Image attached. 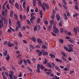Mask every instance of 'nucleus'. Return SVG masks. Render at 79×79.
<instances>
[{
	"label": "nucleus",
	"mask_w": 79,
	"mask_h": 79,
	"mask_svg": "<svg viewBox=\"0 0 79 79\" xmlns=\"http://www.w3.org/2000/svg\"><path fill=\"white\" fill-rule=\"evenodd\" d=\"M36 0L37 1H38V3L39 5V6H41V8H42V9H43L44 11H45V10H46V9L45 8V7L47 10H49V8H50L49 7V6H48V5L47 4V3H46L44 2H43V4H42V2H41V1H40V0Z\"/></svg>",
	"instance_id": "nucleus-1"
},
{
	"label": "nucleus",
	"mask_w": 79,
	"mask_h": 79,
	"mask_svg": "<svg viewBox=\"0 0 79 79\" xmlns=\"http://www.w3.org/2000/svg\"><path fill=\"white\" fill-rule=\"evenodd\" d=\"M50 76H51V77H53L52 78H51V79H60L59 77H57V76L55 75V76H54L52 73L51 74H50Z\"/></svg>",
	"instance_id": "nucleus-2"
},
{
	"label": "nucleus",
	"mask_w": 79,
	"mask_h": 79,
	"mask_svg": "<svg viewBox=\"0 0 79 79\" xmlns=\"http://www.w3.org/2000/svg\"><path fill=\"white\" fill-rule=\"evenodd\" d=\"M68 51V52H73V49L71 46H69V49L68 50H65Z\"/></svg>",
	"instance_id": "nucleus-3"
},
{
	"label": "nucleus",
	"mask_w": 79,
	"mask_h": 79,
	"mask_svg": "<svg viewBox=\"0 0 79 79\" xmlns=\"http://www.w3.org/2000/svg\"><path fill=\"white\" fill-rule=\"evenodd\" d=\"M8 46L9 47H12L14 46V44L10 43V41H9L8 43Z\"/></svg>",
	"instance_id": "nucleus-4"
},
{
	"label": "nucleus",
	"mask_w": 79,
	"mask_h": 79,
	"mask_svg": "<svg viewBox=\"0 0 79 79\" xmlns=\"http://www.w3.org/2000/svg\"><path fill=\"white\" fill-rule=\"evenodd\" d=\"M0 17L1 18V19L2 20L1 21H6V18L5 17H3V16H2V15H0Z\"/></svg>",
	"instance_id": "nucleus-5"
},
{
	"label": "nucleus",
	"mask_w": 79,
	"mask_h": 79,
	"mask_svg": "<svg viewBox=\"0 0 79 79\" xmlns=\"http://www.w3.org/2000/svg\"><path fill=\"white\" fill-rule=\"evenodd\" d=\"M3 21L0 19V28H2L3 26Z\"/></svg>",
	"instance_id": "nucleus-6"
},
{
	"label": "nucleus",
	"mask_w": 79,
	"mask_h": 79,
	"mask_svg": "<svg viewBox=\"0 0 79 79\" xmlns=\"http://www.w3.org/2000/svg\"><path fill=\"white\" fill-rule=\"evenodd\" d=\"M56 18L57 21H60V16L59 14H57L56 15Z\"/></svg>",
	"instance_id": "nucleus-7"
},
{
	"label": "nucleus",
	"mask_w": 79,
	"mask_h": 79,
	"mask_svg": "<svg viewBox=\"0 0 79 79\" xmlns=\"http://www.w3.org/2000/svg\"><path fill=\"white\" fill-rule=\"evenodd\" d=\"M43 51H43L44 52H43V55L47 56V55L48 54V52H46L44 50H43Z\"/></svg>",
	"instance_id": "nucleus-8"
},
{
	"label": "nucleus",
	"mask_w": 79,
	"mask_h": 79,
	"mask_svg": "<svg viewBox=\"0 0 79 79\" xmlns=\"http://www.w3.org/2000/svg\"><path fill=\"white\" fill-rule=\"evenodd\" d=\"M2 76H3V79H7V78L5 75V73H4V72L2 73Z\"/></svg>",
	"instance_id": "nucleus-9"
},
{
	"label": "nucleus",
	"mask_w": 79,
	"mask_h": 79,
	"mask_svg": "<svg viewBox=\"0 0 79 79\" xmlns=\"http://www.w3.org/2000/svg\"><path fill=\"white\" fill-rule=\"evenodd\" d=\"M14 13V12H13L12 10H11V11H10V17H11V18H12V17L13 16Z\"/></svg>",
	"instance_id": "nucleus-10"
},
{
	"label": "nucleus",
	"mask_w": 79,
	"mask_h": 79,
	"mask_svg": "<svg viewBox=\"0 0 79 79\" xmlns=\"http://www.w3.org/2000/svg\"><path fill=\"white\" fill-rule=\"evenodd\" d=\"M51 64L49 63H47V66L49 68H52V66H51Z\"/></svg>",
	"instance_id": "nucleus-11"
},
{
	"label": "nucleus",
	"mask_w": 79,
	"mask_h": 79,
	"mask_svg": "<svg viewBox=\"0 0 79 79\" xmlns=\"http://www.w3.org/2000/svg\"><path fill=\"white\" fill-rule=\"evenodd\" d=\"M8 52L7 50H5V51L3 52V56H7V55Z\"/></svg>",
	"instance_id": "nucleus-12"
},
{
	"label": "nucleus",
	"mask_w": 79,
	"mask_h": 79,
	"mask_svg": "<svg viewBox=\"0 0 79 79\" xmlns=\"http://www.w3.org/2000/svg\"><path fill=\"white\" fill-rule=\"evenodd\" d=\"M49 56L51 57V58H55V56H54V55L52 54H49Z\"/></svg>",
	"instance_id": "nucleus-13"
},
{
	"label": "nucleus",
	"mask_w": 79,
	"mask_h": 79,
	"mask_svg": "<svg viewBox=\"0 0 79 79\" xmlns=\"http://www.w3.org/2000/svg\"><path fill=\"white\" fill-rule=\"evenodd\" d=\"M37 41L39 43V44H40V43H42V40H40V39H37Z\"/></svg>",
	"instance_id": "nucleus-14"
},
{
	"label": "nucleus",
	"mask_w": 79,
	"mask_h": 79,
	"mask_svg": "<svg viewBox=\"0 0 79 79\" xmlns=\"http://www.w3.org/2000/svg\"><path fill=\"white\" fill-rule=\"evenodd\" d=\"M49 23L50 25H52V24H54V20L53 19L51 20L49 22Z\"/></svg>",
	"instance_id": "nucleus-15"
},
{
	"label": "nucleus",
	"mask_w": 79,
	"mask_h": 79,
	"mask_svg": "<svg viewBox=\"0 0 79 79\" xmlns=\"http://www.w3.org/2000/svg\"><path fill=\"white\" fill-rule=\"evenodd\" d=\"M13 76L14 75L11 73L9 74V77H10V79H13Z\"/></svg>",
	"instance_id": "nucleus-16"
},
{
	"label": "nucleus",
	"mask_w": 79,
	"mask_h": 79,
	"mask_svg": "<svg viewBox=\"0 0 79 79\" xmlns=\"http://www.w3.org/2000/svg\"><path fill=\"white\" fill-rule=\"evenodd\" d=\"M61 53L62 54V55H63V56H64V57H65V58H67V56H66V55L65 54V52H61Z\"/></svg>",
	"instance_id": "nucleus-17"
},
{
	"label": "nucleus",
	"mask_w": 79,
	"mask_h": 79,
	"mask_svg": "<svg viewBox=\"0 0 79 79\" xmlns=\"http://www.w3.org/2000/svg\"><path fill=\"white\" fill-rule=\"evenodd\" d=\"M15 5L16 8H17V9H18V10H19V5H18V4L17 3H16L15 4Z\"/></svg>",
	"instance_id": "nucleus-18"
},
{
	"label": "nucleus",
	"mask_w": 79,
	"mask_h": 79,
	"mask_svg": "<svg viewBox=\"0 0 79 79\" xmlns=\"http://www.w3.org/2000/svg\"><path fill=\"white\" fill-rule=\"evenodd\" d=\"M59 30H52V33H54L55 34H57L59 32Z\"/></svg>",
	"instance_id": "nucleus-19"
},
{
	"label": "nucleus",
	"mask_w": 79,
	"mask_h": 79,
	"mask_svg": "<svg viewBox=\"0 0 79 79\" xmlns=\"http://www.w3.org/2000/svg\"><path fill=\"white\" fill-rule=\"evenodd\" d=\"M19 37L20 38L22 37V34L20 32H19V34H18Z\"/></svg>",
	"instance_id": "nucleus-20"
},
{
	"label": "nucleus",
	"mask_w": 79,
	"mask_h": 79,
	"mask_svg": "<svg viewBox=\"0 0 79 79\" xmlns=\"http://www.w3.org/2000/svg\"><path fill=\"white\" fill-rule=\"evenodd\" d=\"M6 60L8 61H9L10 60V57L9 56V54L7 55V56H6Z\"/></svg>",
	"instance_id": "nucleus-21"
},
{
	"label": "nucleus",
	"mask_w": 79,
	"mask_h": 79,
	"mask_svg": "<svg viewBox=\"0 0 79 79\" xmlns=\"http://www.w3.org/2000/svg\"><path fill=\"white\" fill-rule=\"evenodd\" d=\"M75 8L77 10H79V8L78 7V6L77 4H76L75 6Z\"/></svg>",
	"instance_id": "nucleus-22"
},
{
	"label": "nucleus",
	"mask_w": 79,
	"mask_h": 79,
	"mask_svg": "<svg viewBox=\"0 0 79 79\" xmlns=\"http://www.w3.org/2000/svg\"><path fill=\"white\" fill-rule=\"evenodd\" d=\"M2 16H5V15H6V13L5 12H4V11H3L2 12Z\"/></svg>",
	"instance_id": "nucleus-23"
},
{
	"label": "nucleus",
	"mask_w": 79,
	"mask_h": 79,
	"mask_svg": "<svg viewBox=\"0 0 79 79\" xmlns=\"http://www.w3.org/2000/svg\"><path fill=\"white\" fill-rule=\"evenodd\" d=\"M64 19H66V20H67L68 19V17H67V15H66V14H64Z\"/></svg>",
	"instance_id": "nucleus-24"
},
{
	"label": "nucleus",
	"mask_w": 79,
	"mask_h": 79,
	"mask_svg": "<svg viewBox=\"0 0 79 79\" xmlns=\"http://www.w3.org/2000/svg\"><path fill=\"white\" fill-rule=\"evenodd\" d=\"M23 6L24 8H26V2L25 1L23 2Z\"/></svg>",
	"instance_id": "nucleus-25"
},
{
	"label": "nucleus",
	"mask_w": 79,
	"mask_h": 79,
	"mask_svg": "<svg viewBox=\"0 0 79 79\" xmlns=\"http://www.w3.org/2000/svg\"><path fill=\"white\" fill-rule=\"evenodd\" d=\"M69 40V41H70V42L71 43H73L74 42V41L73 39H70V40Z\"/></svg>",
	"instance_id": "nucleus-26"
},
{
	"label": "nucleus",
	"mask_w": 79,
	"mask_h": 79,
	"mask_svg": "<svg viewBox=\"0 0 79 79\" xmlns=\"http://www.w3.org/2000/svg\"><path fill=\"white\" fill-rule=\"evenodd\" d=\"M16 24L17 26H21V24L20 23V22L19 21H18V20H17V21Z\"/></svg>",
	"instance_id": "nucleus-27"
},
{
	"label": "nucleus",
	"mask_w": 79,
	"mask_h": 79,
	"mask_svg": "<svg viewBox=\"0 0 79 79\" xmlns=\"http://www.w3.org/2000/svg\"><path fill=\"white\" fill-rule=\"evenodd\" d=\"M56 62H62V60H60V59H56Z\"/></svg>",
	"instance_id": "nucleus-28"
},
{
	"label": "nucleus",
	"mask_w": 79,
	"mask_h": 79,
	"mask_svg": "<svg viewBox=\"0 0 79 79\" xmlns=\"http://www.w3.org/2000/svg\"><path fill=\"white\" fill-rule=\"evenodd\" d=\"M40 68L42 69H45V67L42 64H40Z\"/></svg>",
	"instance_id": "nucleus-29"
},
{
	"label": "nucleus",
	"mask_w": 79,
	"mask_h": 79,
	"mask_svg": "<svg viewBox=\"0 0 79 79\" xmlns=\"http://www.w3.org/2000/svg\"><path fill=\"white\" fill-rule=\"evenodd\" d=\"M9 25L10 26H11L12 25L11 22V20H10V19H9Z\"/></svg>",
	"instance_id": "nucleus-30"
},
{
	"label": "nucleus",
	"mask_w": 79,
	"mask_h": 79,
	"mask_svg": "<svg viewBox=\"0 0 79 79\" xmlns=\"http://www.w3.org/2000/svg\"><path fill=\"white\" fill-rule=\"evenodd\" d=\"M8 42L6 41H3V45H6L7 44H8Z\"/></svg>",
	"instance_id": "nucleus-31"
},
{
	"label": "nucleus",
	"mask_w": 79,
	"mask_h": 79,
	"mask_svg": "<svg viewBox=\"0 0 79 79\" xmlns=\"http://www.w3.org/2000/svg\"><path fill=\"white\" fill-rule=\"evenodd\" d=\"M23 60H21L20 61H19V63H18V64H19L20 65L21 64H22V62H23Z\"/></svg>",
	"instance_id": "nucleus-32"
},
{
	"label": "nucleus",
	"mask_w": 79,
	"mask_h": 79,
	"mask_svg": "<svg viewBox=\"0 0 79 79\" xmlns=\"http://www.w3.org/2000/svg\"><path fill=\"white\" fill-rule=\"evenodd\" d=\"M26 61H27V62L29 63V64H31V63L30 60L29 59H27V60H26Z\"/></svg>",
	"instance_id": "nucleus-33"
},
{
	"label": "nucleus",
	"mask_w": 79,
	"mask_h": 79,
	"mask_svg": "<svg viewBox=\"0 0 79 79\" xmlns=\"http://www.w3.org/2000/svg\"><path fill=\"white\" fill-rule=\"evenodd\" d=\"M62 1L63 3H64V4L65 6H66V5H67V3H66V2L65 0H62Z\"/></svg>",
	"instance_id": "nucleus-34"
},
{
	"label": "nucleus",
	"mask_w": 79,
	"mask_h": 79,
	"mask_svg": "<svg viewBox=\"0 0 79 79\" xmlns=\"http://www.w3.org/2000/svg\"><path fill=\"white\" fill-rule=\"evenodd\" d=\"M23 62L24 63V64L26 66L27 65V62L26 61V60L25 59H23Z\"/></svg>",
	"instance_id": "nucleus-35"
},
{
	"label": "nucleus",
	"mask_w": 79,
	"mask_h": 79,
	"mask_svg": "<svg viewBox=\"0 0 79 79\" xmlns=\"http://www.w3.org/2000/svg\"><path fill=\"white\" fill-rule=\"evenodd\" d=\"M30 47L32 49H35L34 46L31 44L30 45Z\"/></svg>",
	"instance_id": "nucleus-36"
},
{
	"label": "nucleus",
	"mask_w": 79,
	"mask_h": 79,
	"mask_svg": "<svg viewBox=\"0 0 79 79\" xmlns=\"http://www.w3.org/2000/svg\"><path fill=\"white\" fill-rule=\"evenodd\" d=\"M43 63L44 64H46L47 63V60H44V61L43 62Z\"/></svg>",
	"instance_id": "nucleus-37"
},
{
	"label": "nucleus",
	"mask_w": 79,
	"mask_h": 79,
	"mask_svg": "<svg viewBox=\"0 0 79 79\" xmlns=\"http://www.w3.org/2000/svg\"><path fill=\"white\" fill-rule=\"evenodd\" d=\"M53 27L54 30H58L55 25H53Z\"/></svg>",
	"instance_id": "nucleus-38"
},
{
	"label": "nucleus",
	"mask_w": 79,
	"mask_h": 79,
	"mask_svg": "<svg viewBox=\"0 0 79 79\" xmlns=\"http://www.w3.org/2000/svg\"><path fill=\"white\" fill-rule=\"evenodd\" d=\"M40 68H37V69H36V71L38 73H40Z\"/></svg>",
	"instance_id": "nucleus-39"
},
{
	"label": "nucleus",
	"mask_w": 79,
	"mask_h": 79,
	"mask_svg": "<svg viewBox=\"0 0 79 79\" xmlns=\"http://www.w3.org/2000/svg\"><path fill=\"white\" fill-rule=\"evenodd\" d=\"M42 49H46L47 47L44 45H43L42 46Z\"/></svg>",
	"instance_id": "nucleus-40"
},
{
	"label": "nucleus",
	"mask_w": 79,
	"mask_h": 79,
	"mask_svg": "<svg viewBox=\"0 0 79 79\" xmlns=\"http://www.w3.org/2000/svg\"><path fill=\"white\" fill-rule=\"evenodd\" d=\"M9 3L10 4H11V5H14V4L13 3V2L12 1H11V0H9Z\"/></svg>",
	"instance_id": "nucleus-41"
},
{
	"label": "nucleus",
	"mask_w": 79,
	"mask_h": 79,
	"mask_svg": "<svg viewBox=\"0 0 79 79\" xmlns=\"http://www.w3.org/2000/svg\"><path fill=\"white\" fill-rule=\"evenodd\" d=\"M59 41L61 43H64V40H63L59 39Z\"/></svg>",
	"instance_id": "nucleus-42"
},
{
	"label": "nucleus",
	"mask_w": 79,
	"mask_h": 79,
	"mask_svg": "<svg viewBox=\"0 0 79 79\" xmlns=\"http://www.w3.org/2000/svg\"><path fill=\"white\" fill-rule=\"evenodd\" d=\"M38 53H39L38 55H39V56H41L42 55V54H43L42 52H39Z\"/></svg>",
	"instance_id": "nucleus-43"
},
{
	"label": "nucleus",
	"mask_w": 79,
	"mask_h": 79,
	"mask_svg": "<svg viewBox=\"0 0 79 79\" xmlns=\"http://www.w3.org/2000/svg\"><path fill=\"white\" fill-rule=\"evenodd\" d=\"M79 14L77 13H75V14L73 15V17H75V16H77Z\"/></svg>",
	"instance_id": "nucleus-44"
},
{
	"label": "nucleus",
	"mask_w": 79,
	"mask_h": 79,
	"mask_svg": "<svg viewBox=\"0 0 79 79\" xmlns=\"http://www.w3.org/2000/svg\"><path fill=\"white\" fill-rule=\"evenodd\" d=\"M52 25H50L48 27V29L49 30H50L52 29Z\"/></svg>",
	"instance_id": "nucleus-45"
},
{
	"label": "nucleus",
	"mask_w": 79,
	"mask_h": 79,
	"mask_svg": "<svg viewBox=\"0 0 79 79\" xmlns=\"http://www.w3.org/2000/svg\"><path fill=\"white\" fill-rule=\"evenodd\" d=\"M61 59L64 60V61H67V59H66V58L64 57H62Z\"/></svg>",
	"instance_id": "nucleus-46"
},
{
	"label": "nucleus",
	"mask_w": 79,
	"mask_h": 79,
	"mask_svg": "<svg viewBox=\"0 0 79 79\" xmlns=\"http://www.w3.org/2000/svg\"><path fill=\"white\" fill-rule=\"evenodd\" d=\"M14 16L15 18L16 19H18V16H17V15L16 14H15Z\"/></svg>",
	"instance_id": "nucleus-47"
},
{
	"label": "nucleus",
	"mask_w": 79,
	"mask_h": 79,
	"mask_svg": "<svg viewBox=\"0 0 79 79\" xmlns=\"http://www.w3.org/2000/svg\"><path fill=\"white\" fill-rule=\"evenodd\" d=\"M55 69H56V70H59V68L57 66H55Z\"/></svg>",
	"instance_id": "nucleus-48"
},
{
	"label": "nucleus",
	"mask_w": 79,
	"mask_h": 79,
	"mask_svg": "<svg viewBox=\"0 0 79 79\" xmlns=\"http://www.w3.org/2000/svg\"><path fill=\"white\" fill-rule=\"evenodd\" d=\"M34 14H35V13H32L30 15L31 18H32V17L33 16H34Z\"/></svg>",
	"instance_id": "nucleus-49"
},
{
	"label": "nucleus",
	"mask_w": 79,
	"mask_h": 79,
	"mask_svg": "<svg viewBox=\"0 0 79 79\" xmlns=\"http://www.w3.org/2000/svg\"><path fill=\"white\" fill-rule=\"evenodd\" d=\"M64 49H65V50H68L69 49V48H68L67 47L65 46H64Z\"/></svg>",
	"instance_id": "nucleus-50"
},
{
	"label": "nucleus",
	"mask_w": 79,
	"mask_h": 79,
	"mask_svg": "<svg viewBox=\"0 0 79 79\" xmlns=\"http://www.w3.org/2000/svg\"><path fill=\"white\" fill-rule=\"evenodd\" d=\"M40 19L39 18V19H37V23H40Z\"/></svg>",
	"instance_id": "nucleus-51"
},
{
	"label": "nucleus",
	"mask_w": 79,
	"mask_h": 79,
	"mask_svg": "<svg viewBox=\"0 0 79 79\" xmlns=\"http://www.w3.org/2000/svg\"><path fill=\"white\" fill-rule=\"evenodd\" d=\"M51 34L53 35L54 36H56V35L55 33H54L53 32H51Z\"/></svg>",
	"instance_id": "nucleus-52"
},
{
	"label": "nucleus",
	"mask_w": 79,
	"mask_h": 79,
	"mask_svg": "<svg viewBox=\"0 0 79 79\" xmlns=\"http://www.w3.org/2000/svg\"><path fill=\"white\" fill-rule=\"evenodd\" d=\"M27 12H29V6H28L27 9Z\"/></svg>",
	"instance_id": "nucleus-53"
},
{
	"label": "nucleus",
	"mask_w": 79,
	"mask_h": 79,
	"mask_svg": "<svg viewBox=\"0 0 79 79\" xmlns=\"http://www.w3.org/2000/svg\"><path fill=\"white\" fill-rule=\"evenodd\" d=\"M56 75L58 76H59L60 75V73L59 72H57L56 73Z\"/></svg>",
	"instance_id": "nucleus-54"
},
{
	"label": "nucleus",
	"mask_w": 79,
	"mask_h": 79,
	"mask_svg": "<svg viewBox=\"0 0 79 79\" xmlns=\"http://www.w3.org/2000/svg\"><path fill=\"white\" fill-rule=\"evenodd\" d=\"M35 48L37 49H39L40 48V46L39 45H37L35 46Z\"/></svg>",
	"instance_id": "nucleus-55"
},
{
	"label": "nucleus",
	"mask_w": 79,
	"mask_h": 79,
	"mask_svg": "<svg viewBox=\"0 0 79 79\" xmlns=\"http://www.w3.org/2000/svg\"><path fill=\"white\" fill-rule=\"evenodd\" d=\"M79 30V27H76L74 28V30Z\"/></svg>",
	"instance_id": "nucleus-56"
},
{
	"label": "nucleus",
	"mask_w": 79,
	"mask_h": 79,
	"mask_svg": "<svg viewBox=\"0 0 79 79\" xmlns=\"http://www.w3.org/2000/svg\"><path fill=\"white\" fill-rule=\"evenodd\" d=\"M51 18L52 19H54L55 18V15L53 14L51 16Z\"/></svg>",
	"instance_id": "nucleus-57"
},
{
	"label": "nucleus",
	"mask_w": 79,
	"mask_h": 79,
	"mask_svg": "<svg viewBox=\"0 0 79 79\" xmlns=\"http://www.w3.org/2000/svg\"><path fill=\"white\" fill-rule=\"evenodd\" d=\"M31 18L30 19H31L32 20H34V19H35V16L31 17Z\"/></svg>",
	"instance_id": "nucleus-58"
},
{
	"label": "nucleus",
	"mask_w": 79,
	"mask_h": 79,
	"mask_svg": "<svg viewBox=\"0 0 79 79\" xmlns=\"http://www.w3.org/2000/svg\"><path fill=\"white\" fill-rule=\"evenodd\" d=\"M40 65L38 64H37V69H40Z\"/></svg>",
	"instance_id": "nucleus-59"
},
{
	"label": "nucleus",
	"mask_w": 79,
	"mask_h": 79,
	"mask_svg": "<svg viewBox=\"0 0 79 79\" xmlns=\"http://www.w3.org/2000/svg\"><path fill=\"white\" fill-rule=\"evenodd\" d=\"M44 23L45 24H48V21H44Z\"/></svg>",
	"instance_id": "nucleus-60"
},
{
	"label": "nucleus",
	"mask_w": 79,
	"mask_h": 79,
	"mask_svg": "<svg viewBox=\"0 0 79 79\" xmlns=\"http://www.w3.org/2000/svg\"><path fill=\"white\" fill-rule=\"evenodd\" d=\"M27 68H28V70H29V71H31V72H32V70L30 68V67H28Z\"/></svg>",
	"instance_id": "nucleus-61"
},
{
	"label": "nucleus",
	"mask_w": 79,
	"mask_h": 79,
	"mask_svg": "<svg viewBox=\"0 0 79 79\" xmlns=\"http://www.w3.org/2000/svg\"><path fill=\"white\" fill-rule=\"evenodd\" d=\"M19 29V27L18 26H17L15 27V30H18Z\"/></svg>",
	"instance_id": "nucleus-62"
},
{
	"label": "nucleus",
	"mask_w": 79,
	"mask_h": 79,
	"mask_svg": "<svg viewBox=\"0 0 79 79\" xmlns=\"http://www.w3.org/2000/svg\"><path fill=\"white\" fill-rule=\"evenodd\" d=\"M22 29L23 30H25L26 29V27L23 26L22 27Z\"/></svg>",
	"instance_id": "nucleus-63"
},
{
	"label": "nucleus",
	"mask_w": 79,
	"mask_h": 79,
	"mask_svg": "<svg viewBox=\"0 0 79 79\" xmlns=\"http://www.w3.org/2000/svg\"><path fill=\"white\" fill-rule=\"evenodd\" d=\"M35 12H38V8L37 7H36L35 9Z\"/></svg>",
	"instance_id": "nucleus-64"
}]
</instances>
